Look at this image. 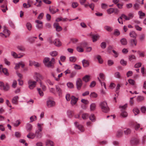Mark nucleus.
Wrapping results in <instances>:
<instances>
[{
	"label": "nucleus",
	"instance_id": "nucleus-1",
	"mask_svg": "<svg viewBox=\"0 0 146 146\" xmlns=\"http://www.w3.org/2000/svg\"><path fill=\"white\" fill-rule=\"evenodd\" d=\"M43 63L47 67L52 68L54 67L55 60L54 58H52L50 61V58H49L45 57L43 60Z\"/></svg>",
	"mask_w": 146,
	"mask_h": 146
},
{
	"label": "nucleus",
	"instance_id": "nucleus-2",
	"mask_svg": "<svg viewBox=\"0 0 146 146\" xmlns=\"http://www.w3.org/2000/svg\"><path fill=\"white\" fill-rule=\"evenodd\" d=\"M99 106L103 112L107 113L109 112L110 108L108 106L106 101H102L99 104Z\"/></svg>",
	"mask_w": 146,
	"mask_h": 146
},
{
	"label": "nucleus",
	"instance_id": "nucleus-3",
	"mask_svg": "<svg viewBox=\"0 0 146 146\" xmlns=\"http://www.w3.org/2000/svg\"><path fill=\"white\" fill-rule=\"evenodd\" d=\"M127 107V104H125L124 105L119 106V108L121 109V112L120 114V117L121 118H125L128 115L127 113L125 111H124L125 110Z\"/></svg>",
	"mask_w": 146,
	"mask_h": 146
},
{
	"label": "nucleus",
	"instance_id": "nucleus-4",
	"mask_svg": "<svg viewBox=\"0 0 146 146\" xmlns=\"http://www.w3.org/2000/svg\"><path fill=\"white\" fill-rule=\"evenodd\" d=\"M124 19L125 20H129V19L128 17L124 14H122L121 16L118 19V20L119 23L120 24H122L123 23L122 19Z\"/></svg>",
	"mask_w": 146,
	"mask_h": 146
},
{
	"label": "nucleus",
	"instance_id": "nucleus-5",
	"mask_svg": "<svg viewBox=\"0 0 146 146\" xmlns=\"http://www.w3.org/2000/svg\"><path fill=\"white\" fill-rule=\"evenodd\" d=\"M10 32L7 29H5L3 31V33H0V36L3 37L4 36L5 37H7L9 36Z\"/></svg>",
	"mask_w": 146,
	"mask_h": 146
},
{
	"label": "nucleus",
	"instance_id": "nucleus-6",
	"mask_svg": "<svg viewBox=\"0 0 146 146\" xmlns=\"http://www.w3.org/2000/svg\"><path fill=\"white\" fill-rule=\"evenodd\" d=\"M82 85V80L80 78H78L76 81V86L77 89L78 90L80 89Z\"/></svg>",
	"mask_w": 146,
	"mask_h": 146
},
{
	"label": "nucleus",
	"instance_id": "nucleus-7",
	"mask_svg": "<svg viewBox=\"0 0 146 146\" xmlns=\"http://www.w3.org/2000/svg\"><path fill=\"white\" fill-rule=\"evenodd\" d=\"M74 124L76 127L81 132H83L84 131V126L81 124H79L78 122L76 121L74 122Z\"/></svg>",
	"mask_w": 146,
	"mask_h": 146
},
{
	"label": "nucleus",
	"instance_id": "nucleus-8",
	"mask_svg": "<svg viewBox=\"0 0 146 146\" xmlns=\"http://www.w3.org/2000/svg\"><path fill=\"white\" fill-rule=\"evenodd\" d=\"M29 87L30 89H33L35 88L36 85V82L32 81L29 80L28 82Z\"/></svg>",
	"mask_w": 146,
	"mask_h": 146
},
{
	"label": "nucleus",
	"instance_id": "nucleus-9",
	"mask_svg": "<svg viewBox=\"0 0 146 146\" xmlns=\"http://www.w3.org/2000/svg\"><path fill=\"white\" fill-rule=\"evenodd\" d=\"M1 87H3V90L5 91H8L10 89L9 86L7 83L5 84L2 82V85H1Z\"/></svg>",
	"mask_w": 146,
	"mask_h": 146
},
{
	"label": "nucleus",
	"instance_id": "nucleus-10",
	"mask_svg": "<svg viewBox=\"0 0 146 146\" xmlns=\"http://www.w3.org/2000/svg\"><path fill=\"white\" fill-rule=\"evenodd\" d=\"M78 100V98L72 96L71 97V104L72 105H75Z\"/></svg>",
	"mask_w": 146,
	"mask_h": 146
},
{
	"label": "nucleus",
	"instance_id": "nucleus-11",
	"mask_svg": "<svg viewBox=\"0 0 146 146\" xmlns=\"http://www.w3.org/2000/svg\"><path fill=\"white\" fill-rule=\"evenodd\" d=\"M54 44L56 46L60 47L62 45V43L58 38L55 39L53 41Z\"/></svg>",
	"mask_w": 146,
	"mask_h": 146
},
{
	"label": "nucleus",
	"instance_id": "nucleus-12",
	"mask_svg": "<svg viewBox=\"0 0 146 146\" xmlns=\"http://www.w3.org/2000/svg\"><path fill=\"white\" fill-rule=\"evenodd\" d=\"M139 139L138 138H133L131 141V144L133 145H137L139 143Z\"/></svg>",
	"mask_w": 146,
	"mask_h": 146
},
{
	"label": "nucleus",
	"instance_id": "nucleus-13",
	"mask_svg": "<svg viewBox=\"0 0 146 146\" xmlns=\"http://www.w3.org/2000/svg\"><path fill=\"white\" fill-rule=\"evenodd\" d=\"M129 43L132 46H135L137 45V41L136 39H131L129 41Z\"/></svg>",
	"mask_w": 146,
	"mask_h": 146
},
{
	"label": "nucleus",
	"instance_id": "nucleus-14",
	"mask_svg": "<svg viewBox=\"0 0 146 146\" xmlns=\"http://www.w3.org/2000/svg\"><path fill=\"white\" fill-rule=\"evenodd\" d=\"M53 26L56 29V30L58 32H60L62 30V27L59 25L58 23H54Z\"/></svg>",
	"mask_w": 146,
	"mask_h": 146
},
{
	"label": "nucleus",
	"instance_id": "nucleus-15",
	"mask_svg": "<svg viewBox=\"0 0 146 146\" xmlns=\"http://www.w3.org/2000/svg\"><path fill=\"white\" fill-rule=\"evenodd\" d=\"M55 104V102L52 100H48L47 101V106L48 108L54 106Z\"/></svg>",
	"mask_w": 146,
	"mask_h": 146
},
{
	"label": "nucleus",
	"instance_id": "nucleus-16",
	"mask_svg": "<svg viewBox=\"0 0 146 146\" xmlns=\"http://www.w3.org/2000/svg\"><path fill=\"white\" fill-rule=\"evenodd\" d=\"M82 65L84 67L86 68L89 66V62L88 60L83 59L82 61Z\"/></svg>",
	"mask_w": 146,
	"mask_h": 146
},
{
	"label": "nucleus",
	"instance_id": "nucleus-17",
	"mask_svg": "<svg viewBox=\"0 0 146 146\" xmlns=\"http://www.w3.org/2000/svg\"><path fill=\"white\" fill-rule=\"evenodd\" d=\"M129 35L130 37L133 38V39H136L137 36V34L135 31H133L130 32Z\"/></svg>",
	"mask_w": 146,
	"mask_h": 146
},
{
	"label": "nucleus",
	"instance_id": "nucleus-18",
	"mask_svg": "<svg viewBox=\"0 0 146 146\" xmlns=\"http://www.w3.org/2000/svg\"><path fill=\"white\" fill-rule=\"evenodd\" d=\"M55 88L56 91L58 93L59 95H61L62 93V90L60 87L58 85H55Z\"/></svg>",
	"mask_w": 146,
	"mask_h": 146
},
{
	"label": "nucleus",
	"instance_id": "nucleus-19",
	"mask_svg": "<svg viewBox=\"0 0 146 146\" xmlns=\"http://www.w3.org/2000/svg\"><path fill=\"white\" fill-rule=\"evenodd\" d=\"M19 97L18 96H15L12 99V102L13 104H14L17 105L18 104V101Z\"/></svg>",
	"mask_w": 146,
	"mask_h": 146
},
{
	"label": "nucleus",
	"instance_id": "nucleus-20",
	"mask_svg": "<svg viewBox=\"0 0 146 146\" xmlns=\"http://www.w3.org/2000/svg\"><path fill=\"white\" fill-rule=\"evenodd\" d=\"M41 131L38 130H37L36 131L35 135L37 138H40L42 136V133L41 132Z\"/></svg>",
	"mask_w": 146,
	"mask_h": 146
},
{
	"label": "nucleus",
	"instance_id": "nucleus-21",
	"mask_svg": "<svg viewBox=\"0 0 146 146\" xmlns=\"http://www.w3.org/2000/svg\"><path fill=\"white\" fill-rule=\"evenodd\" d=\"M26 128L28 131H30L32 129L33 126L29 123H27L26 124Z\"/></svg>",
	"mask_w": 146,
	"mask_h": 146
},
{
	"label": "nucleus",
	"instance_id": "nucleus-22",
	"mask_svg": "<svg viewBox=\"0 0 146 146\" xmlns=\"http://www.w3.org/2000/svg\"><path fill=\"white\" fill-rule=\"evenodd\" d=\"M100 36L98 35H92V38L93 42H94L97 40V39Z\"/></svg>",
	"mask_w": 146,
	"mask_h": 146
},
{
	"label": "nucleus",
	"instance_id": "nucleus-23",
	"mask_svg": "<svg viewBox=\"0 0 146 146\" xmlns=\"http://www.w3.org/2000/svg\"><path fill=\"white\" fill-rule=\"evenodd\" d=\"M36 136L35 134L33 133L30 132L27 135V137L29 139H33Z\"/></svg>",
	"mask_w": 146,
	"mask_h": 146
},
{
	"label": "nucleus",
	"instance_id": "nucleus-24",
	"mask_svg": "<svg viewBox=\"0 0 146 146\" xmlns=\"http://www.w3.org/2000/svg\"><path fill=\"white\" fill-rule=\"evenodd\" d=\"M82 80L86 82H88L90 80V76L86 75L82 78Z\"/></svg>",
	"mask_w": 146,
	"mask_h": 146
},
{
	"label": "nucleus",
	"instance_id": "nucleus-25",
	"mask_svg": "<svg viewBox=\"0 0 146 146\" xmlns=\"http://www.w3.org/2000/svg\"><path fill=\"white\" fill-rule=\"evenodd\" d=\"M26 26L28 30L30 31L32 28V25L31 23L29 22H27L26 24Z\"/></svg>",
	"mask_w": 146,
	"mask_h": 146
},
{
	"label": "nucleus",
	"instance_id": "nucleus-26",
	"mask_svg": "<svg viewBox=\"0 0 146 146\" xmlns=\"http://www.w3.org/2000/svg\"><path fill=\"white\" fill-rule=\"evenodd\" d=\"M1 9L3 13H5L8 10V8L7 6L3 5L1 6Z\"/></svg>",
	"mask_w": 146,
	"mask_h": 146
},
{
	"label": "nucleus",
	"instance_id": "nucleus-27",
	"mask_svg": "<svg viewBox=\"0 0 146 146\" xmlns=\"http://www.w3.org/2000/svg\"><path fill=\"white\" fill-rule=\"evenodd\" d=\"M62 74L63 73H61L58 75L57 77H55V75H53V77L56 81H59L60 80V78L62 76Z\"/></svg>",
	"mask_w": 146,
	"mask_h": 146
},
{
	"label": "nucleus",
	"instance_id": "nucleus-28",
	"mask_svg": "<svg viewBox=\"0 0 146 146\" xmlns=\"http://www.w3.org/2000/svg\"><path fill=\"white\" fill-rule=\"evenodd\" d=\"M123 134V131L121 130H118L116 133V136L117 137H121Z\"/></svg>",
	"mask_w": 146,
	"mask_h": 146
},
{
	"label": "nucleus",
	"instance_id": "nucleus-29",
	"mask_svg": "<svg viewBox=\"0 0 146 146\" xmlns=\"http://www.w3.org/2000/svg\"><path fill=\"white\" fill-rule=\"evenodd\" d=\"M104 29L109 32H111L113 30L112 28L110 26L106 25L104 27Z\"/></svg>",
	"mask_w": 146,
	"mask_h": 146
},
{
	"label": "nucleus",
	"instance_id": "nucleus-30",
	"mask_svg": "<svg viewBox=\"0 0 146 146\" xmlns=\"http://www.w3.org/2000/svg\"><path fill=\"white\" fill-rule=\"evenodd\" d=\"M120 42L121 44L123 45H125L127 44V43L126 39L124 38L121 39Z\"/></svg>",
	"mask_w": 146,
	"mask_h": 146
},
{
	"label": "nucleus",
	"instance_id": "nucleus-31",
	"mask_svg": "<svg viewBox=\"0 0 146 146\" xmlns=\"http://www.w3.org/2000/svg\"><path fill=\"white\" fill-rule=\"evenodd\" d=\"M96 107V104L95 103H92L90 106V110L91 111H94L95 110Z\"/></svg>",
	"mask_w": 146,
	"mask_h": 146
},
{
	"label": "nucleus",
	"instance_id": "nucleus-32",
	"mask_svg": "<svg viewBox=\"0 0 146 146\" xmlns=\"http://www.w3.org/2000/svg\"><path fill=\"white\" fill-rule=\"evenodd\" d=\"M46 146H54L53 143L50 140L47 141L46 143Z\"/></svg>",
	"mask_w": 146,
	"mask_h": 146
},
{
	"label": "nucleus",
	"instance_id": "nucleus-33",
	"mask_svg": "<svg viewBox=\"0 0 146 146\" xmlns=\"http://www.w3.org/2000/svg\"><path fill=\"white\" fill-rule=\"evenodd\" d=\"M146 141V135H144L141 137V143L143 144H144Z\"/></svg>",
	"mask_w": 146,
	"mask_h": 146
},
{
	"label": "nucleus",
	"instance_id": "nucleus-34",
	"mask_svg": "<svg viewBox=\"0 0 146 146\" xmlns=\"http://www.w3.org/2000/svg\"><path fill=\"white\" fill-rule=\"evenodd\" d=\"M3 72L4 74L6 76H8L9 75V73L8 72L6 68H3L1 70V72Z\"/></svg>",
	"mask_w": 146,
	"mask_h": 146
},
{
	"label": "nucleus",
	"instance_id": "nucleus-35",
	"mask_svg": "<svg viewBox=\"0 0 146 146\" xmlns=\"http://www.w3.org/2000/svg\"><path fill=\"white\" fill-rule=\"evenodd\" d=\"M58 52L56 51L51 52L50 53V54L52 56H56L58 55Z\"/></svg>",
	"mask_w": 146,
	"mask_h": 146
},
{
	"label": "nucleus",
	"instance_id": "nucleus-36",
	"mask_svg": "<svg viewBox=\"0 0 146 146\" xmlns=\"http://www.w3.org/2000/svg\"><path fill=\"white\" fill-rule=\"evenodd\" d=\"M98 96L97 94L95 92H91L90 94V97L92 98H96Z\"/></svg>",
	"mask_w": 146,
	"mask_h": 146
},
{
	"label": "nucleus",
	"instance_id": "nucleus-37",
	"mask_svg": "<svg viewBox=\"0 0 146 146\" xmlns=\"http://www.w3.org/2000/svg\"><path fill=\"white\" fill-rule=\"evenodd\" d=\"M114 76L117 78H120L121 77L120 73L118 72H115L114 74Z\"/></svg>",
	"mask_w": 146,
	"mask_h": 146
},
{
	"label": "nucleus",
	"instance_id": "nucleus-38",
	"mask_svg": "<svg viewBox=\"0 0 146 146\" xmlns=\"http://www.w3.org/2000/svg\"><path fill=\"white\" fill-rule=\"evenodd\" d=\"M136 59L135 56L134 55H131L129 56V59L130 61H132Z\"/></svg>",
	"mask_w": 146,
	"mask_h": 146
},
{
	"label": "nucleus",
	"instance_id": "nucleus-39",
	"mask_svg": "<svg viewBox=\"0 0 146 146\" xmlns=\"http://www.w3.org/2000/svg\"><path fill=\"white\" fill-rule=\"evenodd\" d=\"M144 97L142 96H139L137 97V100L138 102H141L144 100Z\"/></svg>",
	"mask_w": 146,
	"mask_h": 146
},
{
	"label": "nucleus",
	"instance_id": "nucleus-40",
	"mask_svg": "<svg viewBox=\"0 0 146 146\" xmlns=\"http://www.w3.org/2000/svg\"><path fill=\"white\" fill-rule=\"evenodd\" d=\"M43 125V123L40 124L38 123L37 124V127L38 128V129L37 130H39V131H42V126Z\"/></svg>",
	"mask_w": 146,
	"mask_h": 146
},
{
	"label": "nucleus",
	"instance_id": "nucleus-41",
	"mask_svg": "<svg viewBox=\"0 0 146 146\" xmlns=\"http://www.w3.org/2000/svg\"><path fill=\"white\" fill-rule=\"evenodd\" d=\"M133 111L134 113V115H135L139 113V110L137 108H135L133 110Z\"/></svg>",
	"mask_w": 146,
	"mask_h": 146
},
{
	"label": "nucleus",
	"instance_id": "nucleus-42",
	"mask_svg": "<svg viewBox=\"0 0 146 146\" xmlns=\"http://www.w3.org/2000/svg\"><path fill=\"white\" fill-rule=\"evenodd\" d=\"M37 119V117L36 116L34 115L30 117V122H32L33 121L36 120Z\"/></svg>",
	"mask_w": 146,
	"mask_h": 146
},
{
	"label": "nucleus",
	"instance_id": "nucleus-43",
	"mask_svg": "<svg viewBox=\"0 0 146 146\" xmlns=\"http://www.w3.org/2000/svg\"><path fill=\"white\" fill-rule=\"evenodd\" d=\"M124 131L125 135H128L130 133L131 130L130 129L128 128L124 130Z\"/></svg>",
	"mask_w": 146,
	"mask_h": 146
},
{
	"label": "nucleus",
	"instance_id": "nucleus-44",
	"mask_svg": "<svg viewBox=\"0 0 146 146\" xmlns=\"http://www.w3.org/2000/svg\"><path fill=\"white\" fill-rule=\"evenodd\" d=\"M67 85L68 87L70 88H73L74 87V86L73 83L70 82L67 83Z\"/></svg>",
	"mask_w": 146,
	"mask_h": 146
},
{
	"label": "nucleus",
	"instance_id": "nucleus-45",
	"mask_svg": "<svg viewBox=\"0 0 146 146\" xmlns=\"http://www.w3.org/2000/svg\"><path fill=\"white\" fill-rule=\"evenodd\" d=\"M21 123V122H20L19 120H17L15 123H13V125L15 127H18Z\"/></svg>",
	"mask_w": 146,
	"mask_h": 146
},
{
	"label": "nucleus",
	"instance_id": "nucleus-46",
	"mask_svg": "<svg viewBox=\"0 0 146 146\" xmlns=\"http://www.w3.org/2000/svg\"><path fill=\"white\" fill-rule=\"evenodd\" d=\"M34 76L36 77L40 78L41 79H43V77L40 74L38 73L35 72V75H34Z\"/></svg>",
	"mask_w": 146,
	"mask_h": 146
},
{
	"label": "nucleus",
	"instance_id": "nucleus-47",
	"mask_svg": "<svg viewBox=\"0 0 146 146\" xmlns=\"http://www.w3.org/2000/svg\"><path fill=\"white\" fill-rule=\"evenodd\" d=\"M113 10H114L113 8H110V9H108L107 10V11L108 14H111L113 13V12H114Z\"/></svg>",
	"mask_w": 146,
	"mask_h": 146
},
{
	"label": "nucleus",
	"instance_id": "nucleus-48",
	"mask_svg": "<svg viewBox=\"0 0 146 146\" xmlns=\"http://www.w3.org/2000/svg\"><path fill=\"white\" fill-rule=\"evenodd\" d=\"M113 34L114 35L118 36L120 35V33L119 30H118L117 29H116L114 30Z\"/></svg>",
	"mask_w": 146,
	"mask_h": 146
},
{
	"label": "nucleus",
	"instance_id": "nucleus-49",
	"mask_svg": "<svg viewBox=\"0 0 146 146\" xmlns=\"http://www.w3.org/2000/svg\"><path fill=\"white\" fill-rule=\"evenodd\" d=\"M17 82L16 80H14L13 81V82L12 85V86L14 88H15L17 86Z\"/></svg>",
	"mask_w": 146,
	"mask_h": 146
},
{
	"label": "nucleus",
	"instance_id": "nucleus-50",
	"mask_svg": "<svg viewBox=\"0 0 146 146\" xmlns=\"http://www.w3.org/2000/svg\"><path fill=\"white\" fill-rule=\"evenodd\" d=\"M46 82L47 84H48L49 85H53L54 84V82H52L50 80H47L46 81Z\"/></svg>",
	"mask_w": 146,
	"mask_h": 146
},
{
	"label": "nucleus",
	"instance_id": "nucleus-51",
	"mask_svg": "<svg viewBox=\"0 0 146 146\" xmlns=\"http://www.w3.org/2000/svg\"><path fill=\"white\" fill-rule=\"evenodd\" d=\"M97 58L100 64H102L103 62V60L100 56L98 55L97 57Z\"/></svg>",
	"mask_w": 146,
	"mask_h": 146
},
{
	"label": "nucleus",
	"instance_id": "nucleus-52",
	"mask_svg": "<svg viewBox=\"0 0 146 146\" xmlns=\"http://www.w3.org/2000/svg\"><path fill=\"white\" fill-rule=\"evenodd\" d=\"M120 64L123 66H125L127 64V62L123 59H121L120 61Z\"/></svg>",
	"mask_w": 146,
	"mask_h": 146
},
{
	"label": "nucleus",
	"instance_id": "nucleus-53",
	"mask_svg": "<svg viewBox=\"0 0 146 146\" xmlns=\"http://www.w3.org/2000/svg\"><path fill=\"white\" fill-rule=\"evenodd\" d=\"M82 117L84 119H86L88 117V114L87 113H84L82 115Z\"/></svg>",
	"mask_w": 146,
	"mask_h": 146
},
{
	"label": "nucleus",
	"instance_id": "nucleus-54",
	"mask_svg": "<svg viewBox=\"0 0 146 146\" xmlns=\"http://www.w3.org/2000/svg\"><path fill=\"white\" fill-rule=\"evenodd\" d=\"M100 77L102 81H103L105 80V76L102 73H101L100 74Z\"/></svg>",
	"mask_w": 146,
	"mask_h": 146
},
{
	"label": "nucleus",
	"instance_id": "nucleus-55",
	"mask_svg": "<svg viewBox=\"0 0 146 146\" xmlns=\"http://www.w3.org/2000/svg\"><path fill=\"white\" fill-rule=\"evenodd\" d=\"M98 80L100 82L101 84V86H104L105 88V89H106V85L105 83L104 82H102L101 80L100 79H99L98 77Z\"/></svg>",
	"mask_w": 146,
	"mask_h": 146
},
{
	"label": "nucleus",
	"instance_id": "nucleus-56",
	"mask_svg": "<svg viewBox=\"0 0 146 146\" xmlns=\"http://www.w3.org/2000/svg\"><path fill=\"white\" fill-rule=\"evenodd\" d=\"M69 60L72 62H74L76 60V58L74 56H72L69 58Z\"/></svg>",
	"mask_w": 146,
	"mask_h": 146
},
{
	"label": "nucleus",
	"instance_id": "nucleus-57",
	"mask_svg": "<svg viewBox=\"0 0 146 146\" xmlns=\"http://www.w3.org/2000/svg\"><path fill=\"white\" fill-rule=\"evenodd\" d=\"M76 49L77 51L79 52H82L84 51L83 49L81 46L77 47Z\"/></svg>",
	"mask_w": 146,
	"mask_h": 146
},
{
	"label": "nucleus",
	"instance_id": "nucleus-58",
	"mask_svg": "<svg viewBox=\"0 0 146 146\" xmlns=\"http://www.w3.org/2000/svg\"><path fill=\"white\" fill-rule=\"evenodd\" d=\"M145 35L144 34H141L140 35L139 37V39L140 40L143 41L144 39Z\"/></svg>",
	"mask_w": 146,
	"mask_h": 146
},
{
	"label": "nucleus",
	"instance_id": "nucleus-59",
	"mask_svg": "<svg viewBox=\"0 0 146 146\" xmlns=\"http://www.w3.org/2000/svg\"><path fill=\"white\" fill-rule=\"evenodd\" d=\"M128 82L129 83L132 85H134L135 84V81L132 79H130L128 80Z\"/></svg>",
	"mask_w": 146,
	"mask_h": 146
},
{
	"label": "nucleus",
	"instance_id": "nucleus-60",
	"mask_svg": "<svg viewBox=\"0 0 146 146\" xmlns=\"http://www.w3.org/2000/svg\"><path fill=\"white\" fill-rule=\"evenodd\" d=\"M40 86L42 88L43 90L44 91L46 90V87L44 85L42 84L41 81L40 82Z\"/></svg>",
	"mask_w": 146,
	"mask_h": 146
},
{
	"label": "nucleus",
	"instance_id": "nucleus-61",
	"mask_svg": "<svg viewBox=\"0 0 146 146\" xmlns=\"http://www.w3.org/2000/svg\"><path fill=\"white\" fill-rule=\"evenodd\" d=\"M11 55L15 58H17L18 54L15 52L12 51L11 52Z\"/></svg>",
	"mask_w": 146,
	"mask_h": 146
},
{
	"label": "nucleus",
	"instance_id": "nucleus-62",
	"mask_svg": "<svg viewBox=\"0 0 146 146\" xmlns=\"http://www.w3.org/2000/svg\"><path fill=\"white\" fill-rule=\"evenodd\" d=\"M38 93L40 96H43L44 95L43 92L41 90L40 88H38L37 89Z\"/></svg>",
	"mask_w": 146,
	"mask_h": 146
},
{
	"label": "nucleus",
	"instance_id": "nucleus-63",
	"mask_svg": "<svg viewBox=\"0 0 146 146\" xmlns=\"http://www.w3.org/2000/svg\"><path fill=\"white\" fill-rule=\"evenodd\" d=\"M90 119L92 121H95V116L94 114H92L89 117Z\"/></svg>",
	"mask_w": 146,
	"mask_h": 146
},
{
	"label": "nucleus",
	"instance_id": "nucleus-64",
	"mask_svg": "<svg viewBox=\"0 0 146 146\" xmlns=\"http://www.w3.org/2000/svg\"><path fill=\"white\" fill-rule=\"evenodd\" d=\"M141 111L143 113H145L146 111V107L145 106H143L141 107Z\"/></svg>",
	"mask_w": 146,
	"mask_h": 146
}]
</instances>
